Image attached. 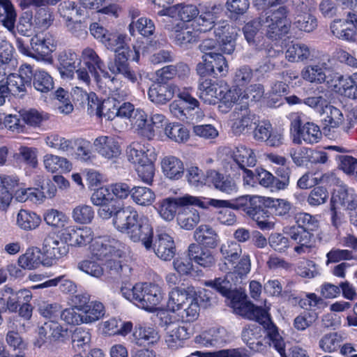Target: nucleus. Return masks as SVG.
Returning <instances> with one entry per match:
<instances>
[{
  "label": "nucleus",
  "mask_w": 357,
  "mask_h": 357,
  "mask_svg": "<svg viewBox=\"0 0 357 357\" xmlns=\"http://www.w3.org/2000/svg\"><path fill=\"white\" fill-rule=\"evenodd\" d=\"M289 10L284 6L278 9L266 10L264 14L257 19L248 22L243 28L246 40L255 44V36L260 28L265 31L267 38L278 40L286 36L290 29V22L287 19Z\"/></svg>",
  "instance_id": "obj_1"
},
{
  "label": "nucleus",
  "mask_w": 357,
  "mask_h": 357,
  "mask_svg": "<svg viewBox=\"0 0 357 357\" xmlns=\"http://www.w3.org/2000/svg\"><path fill=\"white\" fill-rule=\"evenodd\" d=\"M239 298V296L234 302V307L236 314L241 317L257 321L263 326L266 335L268 338V343L278 351L281 357H287L285 354V343L279 333L278 327L273 323L267 310L258 307L248 301H241L245 298Z\"/></svg>",
  "instance_id": "obj_2"
},
{
  "label": "nucleus",
  "mask_w": 357,
  "mask_h": 357,
  "mask_svg": "<svg viewBox=\"0 0 357 357\" xmlns=\"http://www.w3.org/2000/svg\"><path fill=\"white\" fill-rule=\"evenodd\" d=\"M121 292L127 300L150 312L155 309L163 297L158 284L148 282L137 283L132 288L122 287Z\"/></svg>",
  "instance_id": "obj_3"
},
{
  "label": "nucleus",
  "mask_w": 357,
  "mask_h": 357,
  "mask_svg": "<svg viewBox=\"0 0 357 357\" xmlns=\"http://www.w3.org/2000/svg\"><path fill=\"white\" fill-rule=\"evenodd\" d=\"M112 243H96V248L93 249V255L98 259H103L105 257H111L106 259L105 264V271L114 280H119L127 276L130 268L127 265H123L119 260L115 257H121L122 251L119 248L121 243L113 240Z\"/></svg>",
  "instance_id": "obj_4"
},
{
  "label": "nucleus",
  "mask_w": 357,
  "mask_h": 357,
  "mask_svg": "<svg viewBox=\"0 0 357 357\" xmlns=\"http://www.w3.org/2000/svg\"><path fill=\"white\" fill-rule=\"evenodd\" d=\"M16 45L19 51L36 60H44L54 50L55 40L49 33L45 35H36L30 40L29 47L21 38H17Z\"/></svg>",
  "instance_id": "obj_5"
},
{
  "label": "nucleus",
  "mask_w": 357,
  "mask_h": 357,
  "mask_svg": "<svg viewBox=\"0 0 357 357\" xmlns=\"http://www.w3.org/2000/svg\"><path fill=\"white\" fill-rule=\"evenodd\" d=\"M114 50L116 52L114 59L107 63L109 70L115 76L121 75L132 82H135L137 80V77L130 68L128 59L131 54H134L135 56L132 57V59L137 61L139 56V51L135 47L132 51L129 47H125L124 44L122 46L116 47Z\"/></svg>",
  "instance_id": "obj_6"
},
{
  "label": "nucleus",
  "mask_w": 357,
  "mask_h": 357,
  "mask_svg": "<svg viewBox=\"0 0 357 357\" xmlns=\"http://www.w3.org/2000/svg\"><path fill=\"white\" fill-rule=\"evenodd\" d=\"M188 205L198 206L205 208L204 199L202 200L197 197L185 195L183 197L163 199L160 203L159 213L164 220L170 221L175 217L178 206Z\"/></svg>",
  "instance_id": "obj_7"
},
{
  "label": "nucleus",
  "mask_w": 357,
  "mask_h": 357,
  "mask_svg": "<svg viewBox=\"0 0 357 357\" xmlns=\"http://www.w3.org/2000/svg\"><path fill=\"white\" fill-rule=\"evenodd\" d=\"M206 287L214 289L222 295L231 298L233 302L239 296V298L244 297V293L238 291V285L241 283L234 274L228 272L222 277L214 280H207L204 282Z\"/></svg>",
  "instance_id": "obj_8"
},
{
  "label": "nucleus",
  "mask_w": 357,
  "mask_h": 357,
  "mask_svg": "<svg viewBox=\"0 0 357 357\" xmlns=\"http://www.w3.org/2000/svg\"><path fill=\"white\" fill-rule=\"evenodd\" d=\"M42 251L47 259L55 261L66 256L69 252V245L56 234H50L45 236L43 242Z\"/></svg>",
  "instance_id": "obj_9"
},
{
  "label": "nucleus",
  "mask_w": 357,
  "mask_h": 357,
  "mask_svg": "<svg viewBox=\"0 0 357 357\" xmlns=\"http://www.w3.org/2000/svg\"><path fill=\"white\" fill-rule=\"evenodd\" d=\"M246 215L255 221L261 229H270L273 224L268 221V211L266 207V198L263 197H251Z\"/></svg>",
  "instance_id": "obj_10"
},
{
  "label": "nucleus",
  "mask_w": 357,
  "mask_h": 357,
  "mask_svg": "<svg viewBox=\"0 0 357 357\" xmlns=\"http://www.w3.org/2000/svg\"><path fill=\"white\" fill-rule=\"evenodd\" d=\"M126 234L133 242L141 241L147 250H151L153 230L146 217L141 216Z\"/></svg>",
  "instance_id": "obj_11"
},
{
  "label": "nucleus",
  "mask_w": 357,
  "mask_h": 357,
  "mask_svg": "<svg viewBox=\"0 0 357 357\" xmlns=\"http://www.w3.org/2000/svg\"><path fill=\"white\" fill-rule=\"evenodd\" d=\"M156 256L163 261H170L176 255V249L174 238L167 233L158 234L152 239V247Z\"/></svg>",
  "instance_id": "obj_12"
},
{
  "label": "nucleus",
  "mask_w": 357,
  "mask_h": 357,
  "mask_svg": "<svg viewBox=\"0 0 357 357\" xmlns=\"http://www.w3.org/2000/svg\"><path fill=\"white\" fill-rule=\"evenodd\" d=\"M91 34L101 42L108 50H114L116 47L125 44V36L111 32L98 23H93L90 25Z\"/></svg>",
  "instance_id": "obj_13"
},
{
  "label": "nucleus",
  "mask_w": 357,
  "mask_h": 357,
  "mask_svg": "<svg viewBox=\"0 0 357 357\" xmlns=\"http://www.w3.org/2000/svg\"><path fill=\"white\" fill-rule=\"evenodd\" d=\"M181 92L179 88L173 84L157 82L151 84L148 95L151 102L164 105L171 100L175 94Z\"/></svg>",
  "instance_id": "obj_14"
},
{
  "label": "nucleus",
  "mask_w": 357,
  "mask_h": 357,
  "mask_svg": "<svg viewBox=\"0 0 357 357\" xmlns=\"http://www.w3.org/2000/svg\"><path fill=\"white\" fill-rule=\"evenodd\" d=\"M61 237L68 245L82 247L86 245L93 240V231L87 227H68L62 230Z\"/></svg>",
  "instance_id": "obj_15"
},
{
  "label": "nucleus",
  "mask_w": 357,
  "mask_h": 357,
  "mask_svg": "<svg viewBox=\"0 0 357 357\" xmlns=\"http://www.w3.org/2000/svg\"><path fill=\"white\" fill-rule=\"evenodd\" d=\"M223 88H227V83L224 81L216 82L211 79H199V98L208 105L215 104L220 94L224 92Z\"/></svg>",
  "instance_id": "obj_16"
},
{
  "label": "nucleus",
  "mask_w": 357,
  "mask_h": 357,
  "mask_svg": "<svg viewBox=\"0 0 357 357\" xmlns=\"http://www.w3.org/2000/svg\"><path fill=\"white\" fill-rule=\"evenodd\" d=\"M140 217L132 207H121L115 214L112 223L119 231L127 234L135 224H137Z\"/></svg>",
  "instance_id": "obj_17"
},
{
  "label": "nucleus",
  "mask_w": 357,
  "mask_h": 357,
  "mask_svg": "<svg viewBox=\"0 0 357 357\" xmlns=\"http://www.w3.org/2000/svg\"><path fill=\"white\" fill-rule=\"evenodd\" d=\"M165 29L174 33V40L177 45L188 47L189 45L198 41V34L193 29L184 23L165 24Z\"/></svg>",
  "instance_id": "obj_18"
},
{
  "label": "nucleus",
  "mask_w": 357,
  "mask_h": 357,
  "mask_svg": "<svg viewBox=\"0 0 357 357\" xmlns=\"http://www.w3.org/2000/svg\"><path fill=\"white\" fill-rule=\"evenodd\" d=\"M177 96L181 100H183L188 105V107L186 109H183L177 101H173L169 105V110L176 118L182 121L185 119L187 120L190 119L188 116H191L190 112L195 108L198 107L199 102L196 98L191 96L188 91L186 90L179 92Z\"/></svg>",
  "instance_id": "obj_19"
},
{
  "label": "nucleus",
  "mask_w": 357,
  "mask_h": 357,
  "mask_svg": "<svg viewBox=\"0 0 357 357\" xmlns=\"http://www.w3.org/2000/svg\"><path fill=\"white\" fill-rule=\"evenodd\" d=\"M208 184L226 194L232 195L237 192V185L235 181L229 176L224 175L214 169L207 170Z\"/></svg>",
  "instance_id": "obj_20"
},
{
  "label": "nucleus",
  "mask_w": 357,
  "mask_h": 357,
  "mask_svg": "<svg viewBox=\"0 0 357 357\" xmlns=\"http://www.w3.org/2000/svg\"><path fill=\"white\" fill-rule=\"evenodd\" d=\"M81 57L85 66L94 77L97 84L102 88V81L97 70H102L104 68L103 61L93 48L89 47L82 50Z\"/></svg>",
  "instance_id": "obj_21"
},
{
  "label": "nucleus",
  "mask_w": 357,
  "mask_h": 357,
  "mask_svg": "<svg viewBox=\"0 0 357 357\" xmlns=\"http://www.w3.org/2000/svg\"><path fill=\"white\" fill-rule=\"evenodd\" d=\"M27 86H30L25 84L20 76L16 73H10L7 76L6 82L4 84H0V94L4 99V102L9 93L22 97L26 93Z\"/></svg>",
  "instance_id": "obj_22"
},
{
  "label": "nucleus",
  "mask_w": 357,
  "mask_h": 357,
  "mask_svg": "<svg viewBox=\"0 0 357 357\" xmlns=\"http://www.w3.org/2000/svg\"><path fill=\"white\" fill-rule=\"evenodd\" d=\"M93 145L98 153L107 159L117 158L121 153L119 143L112 137H98L95 139Z\"/></svg>",
  "instance_id": "obj_23"
},
{
  "label": "nucleus",
  "mask_w": 357,
  "mask_h": 357,
  "mask_svg": "<svg viewBox=\"0 0 357 357\" xmlns=\"http://www.w3.org/2000/svg\"><path fill=\"white\" fill-rule=\"evenodd\" d=\"M84 99L86 100L84 108L86 109L89 114L99 117L105 116L107 119H112V115L108 113V110H111L112 100H104L101 102L94 93L84 94Z\"/></svg>",
  "instance_id": "obj_24"
},
{
  "label": "nucleus",
  "mask_w": 357,
  "mask_h": 357,
  "mask_svg": "<svg viewBox=\"0 0 357 357\" xmlns=\"http://www.w3.org/2000/svg\"><path fill=\"white\" fill-rule=\"evenodd\" d=\"M288 236L298 244L294 248V251L298 254L308 252L311 248V242L314 236L313 234L297 226H292L287 229Z\"/></svg>",
  "instance_id": "obj_25"
},
{
  "label": "nucleus",
  "mask_w": 357,
  "mask_h": 357,
  "mask_svg": "<svg viewBox=\"0 0 357 357\" xmlns=\"http://www.w3.org/2000/svg\"><path fill=\"white\" fill-rule=\"evenodd\" d=\"M263 329L257 324H249L243 328L241 338L252 350L259 351L263 349Z\"/></svg>",
  "instance_id": "obj_26"
},
{
  "label": "nucleus",
  "mask_w": 357,
  "mask_h": 357,
  "mask_svg": "<svg viewBox=\"0 0 357 357\" xmlns=\"http://www.w3.org/2000/svg\"><path fill=\"white\" fill-rule=\"evenodd\" d=\"M331 204H333V208H337L339 204L349 210H353L357 206V199L352 193V190L346 185H340L337 189L334 190Z\"/></svg>",
  "instance_id": "obj_27"
},
{
  "label": "nucleus",
  "mask_w": 357,
  "mask_h": 357,
  "mask_svg": "<svg viewBox=\"0 0 357 357\" xmlns=\"http://www.w3.org/2000/svg\"><path fill=\"white\" fill-rule=\"evenodd\" d=\"M194 238L197 244L209 248H216L220 242L217 231L208 225H201L197 227L194 232Z\"/></svg>",
  "instance_id": "obj_28"
},
{
  "label": "nucleus",
  "mask_w": 357,
  "mask_h": 357,
  "mask_svg": "<svg viewBox=\"0 0 357 357\" xmlns=\"http://www.w3.org/2000/svg\"><path fill=\"white\" fill-rule=\"evenodd\" d=\"M77 60V54L70 50L59 53L58 70L63 78L73 79L74 77Z\"/></svg>",
  "instance_id": "obj_29"
},
{
  "label": "nucleus",
  "mask_w": 357,
  "mask_h": 357,
  "mask_svg": "<svg viewBox=\"0 0 357 357\" xmlns=\"http://www.w3.org/2000/svg\"><path fill=\"white\" fill-rule=\"evenodd\" d=\"M20 119H18L16 116H10V122L13 123L15 126H19L20 122L32 126L39 127L41 123L47 120L49 116L47 114L40 112L37 109H23L20 112Z\"/></svg>",
  "instance_id": "obj_30"
},
{
  "label": "nucleus",
  "mask_w": 357,
  "mask_h": 357,
  "mask_svg": "<svg viewBox=\"0 0 357 357\" xmlns=\"http://www.w3.org/2000/svg\"><path fill=\"white\" fill-rule=\"evenodd\" d=\"M188 256L193 261L204 268H211L215 264V258L208 250L204 249L196 243H191L188 247Z\"/></svg>",
  "instance_id": "obj_31"
},
{
  "label": "nucleus",
  "mask_w": 357,
  "mask_h": 357,
  "mask_svg": "<svg viewBox=\"0 0 357 357\" xmlns=\"http://www.w3.org/2000/svg\"><path fill=\"white\" fill-rule=\"evenodd\" d=\"M188 338L187 328L178 322H170L168 325L165 342L169 348L176 349L183 346V340Z\"/></svg>",
  "instance_id": "obj_32"
},
{
  "label": "nucleus",
  "mask_w": 357,
  "mask_h": 357,
  "mask_svg": "<svg viewBox=\"0 0 357 357\" xmlns=\"http://www.w3.org/2000/svg\"><path fill=\"white\" fill-rule=\"evenodd\" d=\"M328 65L325 62H319L317 64L308 65L301 71L302 78L309 82L322 84L326 81V70Z\"/></svg>",
  "instance_id": "obj_33"
},
{
  "label": "nucleus",
  "mask_w": 357,
  "mask_h": 357,
  "mask_svg": "<svg viewBox=\"0 0 357 357\" xmlns=\"http://www.w3.org/2000/svg\"><path fill=\"white\" fill-rule=\"evenodd\" d=\"M204 199L205 208H208L209 206H229L232 209L243 211L245 213H246L249 207V204L251 202V197L249 196H242L232 202L210 198H204Z\"/></svg>",
  "instance_id": "obj_34"
},
{
  "label": "nucleus",
  "mask_w": 357,
  "mask_h": 357,
  "mask_svg": "<svg viewBox=\"0 0 357 357\" xmlns=\"http://www.w3.org/2000/svg\"><path fill=\"white\" fill-rule=\"evenodd\" d=\"M16 10L10 0H0V22L9 31L15 32Z\"/></svg>",
  "instance_id": "obj_35"
},
{
  "label": "nucleus",
  "mask_w": 357,
  "mask_h": 357,
  "mask_svg": "<svg viewBox=\"0 0 357 357\" xmlns=\"http://www.w3.org/2000/svg\"><path fill=\"white\" fill-rule=\"evenodd\" d=\"M322 121L324 126V129H335L339 128L344 121V115L342 111L331 105H327L321 112Z\"/></svg>",
  "instance_id": "obj_36"
},
{
  "label": "nucleus",
  "mask_w": 357,
  "mask_h": 357,
  "mask_svg": "<svg viewBox=\"0 0 357 357\" xmlns=\"http://www.w3.org/2000/svg\"><path fill=\"white\" fill-rule=\"evenodd\" d=\"M132 336L135 343L140 346L153 344L160 339V335L155 328L142 325L135 327Z\"/></svg>",
  "instance_id": "obj_37"
},
{
  "label": "nucleus",
  "mask_w": 357,
  "mask_h": 357,
  "mask_svg": "<svg viewBox=\"0 0 357 357\" xmlns=\"http://www.w3.org/2000/svg\"><path fill=\"white\" fill-rule=\"evenodd\" d=\"M222 9L220 6H213L211 10L202 13L197 15L195 20L198 30L200 32H207L211 31L215 26V22L218 19V14Z\"/></svg>",
  "instance_id": "obj_38"
},
{
  "label": "nucleus",
  "mask_w": 357,
  "mask_h": 357,
  "mask_svg": "<svg viewBox=\"0 0 357 357\" xmlns=\"http://www.w3.org/2000/svg\"><path fill=\"white\" fill-rule=\"evenodd\" d=\"M232 157L234 163L231 166V168L233 165L238 168H245L256 165L257 160L253 151L243 145L236 147Z\"/></svg>",
  "instance_id": "obj_39"
},
{
  "label": "nucleus",
  "mask_w": 357,
  "mask_h": 357,
  "mask_svg": "<svg viewBox=\"0 0 357 357\" xmlns=\"http://www.w3.org/2000/svg\"><path fill=\"white\" fill-rule=\"evenodd\" d=\"M162 168L164 174L172 180H178L184 173L182 161L174 156L165 158L162 161Z\"/></svg>",
  "instance_id": "obj_40"
},
{
  "label": "nucleus",
  "mask_w": 357,
  "mask_h": 357,
  "mask_svg": "<svg viewBox=\"0 0 357 357\" xmlns=\"http://www.w3.org/2000/svg\"><path fill=\"white\" fill-rule=\"evenodd\" d=\"M149 153L147 147L138 142L131 143L126 149L128 160L135 165L148 162L151 159V154Z\"/></svg>",
  "instance_id": "obj_41"
},
{
  "label": "nucleus",
  "mask_w": 357,
  "mask_h": 357,
  "mask_svg": "<svg viewBox=\"0 0 357 357\" xmlns=\"http://www.w3.org/2000/svg\"><path fill=\"white\" fill-rule=\"evenodd\" d=\"M43 163L45 169L52 173L68 172L72 167L71 163L66 158L53 154H46L43 158Z\"/></svg>",
  "instance_id": "obj_42"
},
{
  "label": "nucleus",
  "mask_w": 357,
  "mask_h": 357,
  "mask_svg": "<svg viewBox=\"0 0 357 357\" xmlns=\"http://www.w3.org/2000/svg\"><path fill=\"white\" fill-rule=\"evenodd\" d=\"M321 137L319 127L312 122H307L302 126L301 134L294 139V142L301 144L302 141L307 144L317 143Z\"/></svg>",
  "instance_id": "obj_43"
},
{
  "label": "nucleus",
  "mask_w": 357,
  "mask_h": 357,
  "mask_svg": "<svg viewBox=\"0 0 357 357\" xmlns=\"http://www.w3.org/2000/svg\"><path fill=\"white\" fill-rule=\"evenodd\" d=\"M330 29L333 36L340 40L354 41L356 31L353 27L349 26L344 21L338 19L332 22Z\"/></svg>",
  "instance_id": "obj_44"
},
{
  "label": "nucleus",
  "mask_w": 357,
  "mask_h": 357,
  "mask_svg": "<svg viewBox=\"0 0 357 357\" xmlns=\"http://www.w3.org/2000/svg\"><path fill=\"white\" fill-rule=\"evenodd\" d=\"M177 221L181 228L191 230L200 221V215L195 208H184L178 213Z\"/></svg>",
  "instance_id": "obj_45"
},
{
  "label": "nucleus",
  "mask_w": 357,
  "mask_h": 357,
  "mask_svg": "<svg viewBox=\"0 0 357 357\" xmlns=\"http://www.w3.org/2000/svg\"><path fill=\"white\" fill-rule=\"evenodd\" d=\"M285 56L288 61L291 62L305 61L310 59L311 52L307 45L297 43L289 46Z\"/></svg>",
  "instance_id": "obj_46"
},
{
  "label": "nucleus",
  "mask_w": 357,
  "mask_h": 357,
  "mask_svg": "<svg viewBox=\"0 0 357 357\" xmlns=\"http://www.w3.org/2000/svg\"><path fill=\"white\" fill-rule=\"evenodd\" d=\"M17 185V181L10 177L1 179L0 185V210L5 211L9 206L13 199V188Z\"/></svg>",
  "instance_id": "obj_47"
},
{
  "label": "nucleus",
  "mask_w": 357,
  "mask_h": 357,
  "mask_svg": "<svg viewBox=\"0 0 357 357\" xmlns=\"http://www.w3.org/2000/svg\"><path fill=\"white\" fill-rule=\"evenodd\" d=\"M36 90L41 93H48L54 88V81L52 76L43 70H36L32 82Z\"/></svg>",
  "instance_id": "obj_48"
},
{
  "label": "nucleus",
  "mask_w": 357,
  "mask_h": 357,
  "mask_svg": "<svg viewBox=\"0 0 357 357\" xmlns=\"http://www.w3.org/2000/svg\"><path fill=\"white\" fill-rule=\"evenodd\" d=\"M32 298V294L28 289H20L14 294L10 295L6 298V307L11 312H17L22 304L30 302Z\"/></svg>",
  "instance_id": "obj_49"
},
{
  "label": "nucleus",
  "mask_w": 357,
  "mask_h": 357,
  "mask_svg": "<svg viewBox=\"0 0 357 357\" xmlns=\"http://www.w3.org/2000/svg\"><path fill=\"white\" fill-rule=\"evenodd\" d=\"M40 223V217L33 212L21 209L17 214V224L24 230L34 229Z\"/></svg>",
  "instance_id": "obj_50"
},
{
  "label": "nucleus",
  "mask_w": 357,
  "mask_h": 357,
  "mask_svg": "<svg viewBox=\"0 0 357 357\" xmlns=\"http://www.w3.org/2000/svg\"><path fill=\"white\" fill-rule=\"evenodd\" d=\"M132 201L140 206L151 205L155 199V193L146 187L135 186L132 188L131 197Z\"/></svg>",
  "instance_id": "obj_51"
},
{
  "label": "nucleus",
  "mask_w": 357,
  "mask_h": 357,
  "mask_svg": "<svg viewBox=\"0 0 357 357\" xmlns=\"http://www.w3.org/2000/svg\"><path fill=\"white\" fill-rule=\"evenodd\" d=\"M105 310L103 304L100 302L95 301L90 303L84 307L82 311L84 323H92L103 317Z\"/></svg>",
  "instance_id": "obj_52"
},
{
  "label": "nucleus",
  "mask_w": 357,
  "mask_h": 357,
  "mask_svg": "<svg viewBox=\"0 0 357 357\" xmlns=\"http://www.w3.org/2000/svg\"><path fill=\"white\" fill-rule=\"evenodd\" d=\"M41 264L40 251L29 248L18 259V264L24 269L31 270L36 268Z\"/></svg>",
  "instance_id": "obj_53"
},
{
  "label": "nucleus",
  "mask_w": 357,
  "mask_h": 357,
  "mask_svg": "<svg viewBox=\"0 0 357 357\" xmlns=\"http://www.w3.org/2000/svg\"><path fill=\"white\" fill-rule=\"evenodd\" d=\"M266 207L269 216L270 215L284 216L289 213L291 209V204L284 199L267 197Z\"/></svg>",
  "instance_id": "obj_54"
},
{
  "label": "nucleus",
  "mask_w": 357,
  "mask_h": 357,
  "mask_svg": "<svg viewBox=\"0 0 357 357\" xmlns=\"http://www.w3.org/2000/svg\"><path fill=\"white\" fill-rule=\"evenodd\" d=\"M165 135L176 142H185L189 138L188 130L179 123H169L165 126Z\"/></svg>",
  "instance_id": "obj_55"
},
{
  "label": "nucleus",
  "mask_w": 357,
  "mask_h": 357,
  "mask_svg": "<svg viewBox=\"0 0 357 357\" xmlns=\"http://www.w3.org/2000/svg\"><path fill=\"white\" fill-rule=\"evenodd\" d=\"M336 89L338 93L345 97L351 99L357 98V86L354 79V73L350 76H344Z\"/></svg>",
  "instance_id": "obj_56"
},
{
  "label": "nucleus",
  "mask_w": 357,
  "mask_h": 357,
  "mask_svg": "<svg viewBox=\"0 0 357 357\" xmlns=\"http://www.w3.org/2000/svg\"><path fill=\"white\" fill-rule=\"evenodd\" d=\"M220 252L225 260L234 264L240 259L242 254V248L237 242L229 241L222 245Z\"/></svg>",
  "instance_id": "obj_57"
},
{
  "label": "nucleus",
  "mask_w": 357,
  "mask_h": 357,
  "mask_svg": "<svg viewBox=\"0 0 357 357\" xmlns=\"http://www.w3.org/2000/svg\"><path fill=\"white\" fill-rule=\"evenodd\" d=\"M72 217L77 223L89 224L94 218V211L91 206L80 204L73 210Z\"/></svg>",
  "instance_id": "obj_58"
},
{
  "label": "nucleus",
  "mask_w": 357,
  "mask_h": 357,
  "mask_svg": "<svg viewBox=\"0 0 357 357\" xmlns=\"http://www.w3.org/2000/svg\"><path fill=\"white\" fill-rule=\"evenodd\" d=\"M45 222L54 228H63L68 223V218L66 215L58 210L49 209L46 211L43 215Z\"/></svg>",
  "instance_id": "obj_59"
},
{
  "label": "nucleus",
  "mask_w": 357,
  "mask_h": 357,
  "mask_svg": "<svg viewBox=\"0 0 357 357\" xmlns=\"http://www.w3.org/2000/svg\"><path fill=\"white\" fill-rule=\"evenodd\" d=\"M71 337L74 348L85 350L86 347H89L91 335L89 330L79 327L74 330Z\"/></svg>",
  "instance_id": "obj_60"
},
{
  "label": "nucleus",
  "mask_w": 357,
  "mask_h": 357,
  "mask_svg": "<svg viewBox=\"0 0 357 357\" xmlns=\"http://www.w3.org/2000/svg\"><path fill=\"white\" fill-rule=\"evenodd\" d=\"M295 220L297 224V227L311 233L317 230L319 227V222L318 219L310 213H297L295 215Z\"/></svg>",
  "instance_id": "obj_61"
},
{
  "label": "nucleus",
  "mask_w": 357,
  "mask_h": 357,
  "mask_svg": "<svg viewBox=\"0 0 357 357\" xmlns=\"http://www.w3.org/2000/svg\"><path fill=\"white\" fill-rule=\"evenodd\" d=\"M47 145L62 152H69L73 149V142L57 134H52L45 138Z\"/></svg>",
  "instance_id": "obj_62"
},
{
  "label": "nucleus",
  "mask_w": 357,
  "mask_h": 357,
  "mask_svg": "<svg viewBox=\"0 0 357 357\" xmlns=\"http://www.w3.org/2000/svg\"><path fill=\"white\" fill-rule=\"evenodd\" d=\"M185 176L188 183L192 186L198 187L208 184L207 172L204 174L197 167H188L186 170Z\"/></svg>",
  "instance_id": "obj_63"
},
{
  "label": "nucleus",
  "mask_w": 357,
  "mask_h": 357,
  "mask_svg": "<svg viewBox=\"0 0 357 357\" xmlns=\"http://www.w3.org/2000/svg\"><path fill=\"white\" fill-rule=\"evenodd\" d=\"M34 23L39 29H47L54 20L52 12L47 8H39L34 15Z\"/></svg>",
  "instance_id": "obj_64"
}]
</instances>
